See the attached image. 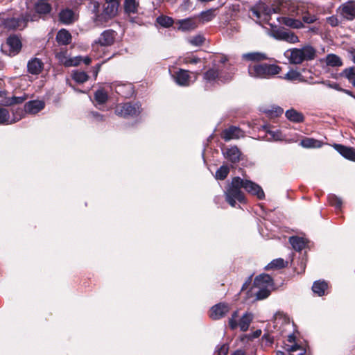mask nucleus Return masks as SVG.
<instances>
[{"label": "nucleus", "instance_id": "obj_1", "mask_svg": "<svg viewBox=\"0 0 355 355\" xmlns=\"http://www.w3.org/2000/svg\"><path fill=\"white\" fill-rule=\"evenodd\" d=\"M273 282L271 277L267 274H261L256 277L253 286L248 293V297H254L253 300H262L270 294V288Z\"/></svg>", "mask_w": 355, "mask_h": 355}, {"label": "nucleus", "instance_id": "obj_2", "mask_svg": "<svg viewBox=\"0 0 355 355\" xmlns=\"http://www.w3.org/2000/svg\"><path fill=\"white\" fill-rule=\"evenodd\" d=\"M285 57L292 64H301L305 60H313L315 56V50L310 45H306L302 48H293L288 49L284 53Z\"/></svg>", "mask_w": 355, "mask_h": 355}, {"label": "nucleus", "instance_id": "obj_3", "mask_svg": "<svg viewBox=\"0 0 355 355\" xmlns=\"http://www.w3.org/2000/svg\"><path fill=\"white\" fill-rule=\"evenodd\" d=\"M248 75L254 78H270L279 73L281 67L275 64H254L248 67Z\"/></svg>", "mask_w": 355, "mask_h": 355}, {"label": "nucleus", "instance_id": "obj_4", "mask_svg": "<svg viewBox=\"0 0 355 355\" xmlns=\"http://www.w3.org/2000/svg\"><path fill=\"white\" fill-rule=\"evenodd\" d=\"M243 179L239 177H235L232 180L225 191V200L232 207H235L236 201L243 202L244 201V194L241 190L243 188Z\"/></svg>", "mask_w": 355, "mask_h": 355}, {"label": "nucleus", "instance_id": "obj_5", "mask_svg": "<svg viewBox=\"0 0 355 355\" xmlns=\"http://www.w3.org/2000/svg\"><path fill=\"white\" fill-rule=\"evenodd\" d=\"M35 15L31 13H26L20 17H11L3 19L0 22V26L9 31L23 30L28 21H34Z\"/></svg>", "mask_w": 355, "mask_h": 355}, {"label": "nucleus", "instance_id": "obj_6", "mask_svg": "<svg viewBox=\"0 0 355 355\" xmlns=\"http://www.w3.org/2000/svg\"><path fill=\"white\" fill-rule=\"evenodd\" d=\"M141 105L139 103H125L116 105L115 113L116 115L124 117H135L141 112Z\"/></svg>", "mask_w": 355, "mask_h": 355}, {"label": "nucleus", "instance_id": "obj_7", "mask_svg": "<svg viewBox=\"0 0 355 355\" xmlns=\"http://www.w3.org/2000/svg\"><path fill=\"white\" fill-rule=\"evenodd\" d=\"M119 6L118 0H105L103 11L101 15L98 16V18L99 19L103 18L106 21L114 17L117 14Z\"/></svg>", "mask_w": 355, "mask_h": 355}, {"label": "nucleus", "instance_id": "obj_8", "mask_svg": "<svg viewBox=\"0 0 355 355\" xmlns=\"http://www.w3.org/2000/svg\"><path fill=\"white\" fill-rule=\"evenodd\" d=\"M55 57L58 60L59 62L65 67L77 66L80 63L81 60L80 56L70 58L68 55L67 51L64 49H61L58 52Z\"/></svg>", "mask_w": 355, "mask_h": 355}, {"label": "nucleus", "instance_id": "obj_9", "mask_svg": "<svg viewBox=\"0 0 355 355\" xmlns=\"http://www.w3.org/2000/svg\"><path fill=\"white\" fill-rule=\"evenodd\" d=\"M111 89L124 98H129L134 93L132 85L130 83L115 82L112 83Z\"/></svg>", "mask_w": 355, "mask_h": 355}, {"label": "nucleus", "instance_id": "obj_10", "mask_svg": "<svg viewBox=\"0 0 355 355\" xmlns=\"http://www.w3.org/2000/svg\"><path fill=\"white\" fill-rule=\"evenodd\" d=\"M8 47L10 56L17 54L21 49V42L19 38L16 35H10L8 37L6 44L2 46L1 49L4 51V49Z\"/></svg>", "mask_w": 355, "mask_h": 355}, {"label": "nucleus", "instance_id": "obj_11", "mask_svg": "<svg viewBox=\"0 0 355 355\" xmlns=\"http://www.w3.org/2000/svg\"><path fill=\"white\" fill-rule=\"evenodd\" d=\"M272 11L273 10L263 3L256 5L250 10L252 16L263 20H268Z\"/></svg>", "mask_w": 355, "mask_h": 355}, {"label": "nucleus", "instance_id": "obj_12", "mask_svg": "<svg viewBox=\"0 0 355 355\" xmlns=\"http://www.w3.org/2000/svg\"><path fill=\"white\" fill-rule=\"evenodd\" d=\"M243 188L250 194L256 196L259 199H263L265 197V193L262 188L250 180L243 179Z\"/></svg>", "mask_w": 355, "mask_h": 355}, {"label": "nucleus", "instance_id": "obj_13", "mask_svg": "<svg viewBox=\"0 0 355 355\" xmlns=\"http://www.w3.org/2000/svg\"><path fill=\"white\" fill-rule=\"evenodd\" d=\"M272 36L278 40H282L291 44L299 42V38L293 32L288 30H277L273 32Z\"/></svg>", "mask_w": 355, "mask_h": 355}, {"label": "nucleus", "instance_id": "obj_14", "mask_svg": "<svg viewBox=\"0 0 355 355\" xmlns=\"http://www.w3.org/2000/svg\"><path fill=\"white\" fill-rule=\"evenodd\" d=\"M230 307L226 303H218L210 309L209 316L213 320H219L223 318L230 311Z\"/></svg>", "mask_w": 355, "mask_h": 355}, {"label": "nucleus", "instance_id": "obj_15", "mask_svg": "<svg viewBox=\"0 0 355 355\" xmlns=\"http://www.w3.org/2000/svg\"><path fill=\"white\" fill-rule=\"evenodd\" d=\"M343 18L347 20H352L355 18V1H350L343 3L338 9Z\"/></svg>", "mask_w": 355, "mask_h": 355}, {"label": "nucleus", "instance_id": "obj_16", "mask_svg": "<svg viewBox=\"0 0 355 355\" xmlns=\"http://www.w3.org/2000/svg\"><path fill=\"white\" fill-rule=\"evenodd\" d=\"M45 107V102L42 100H32L26 102L24 105L26 114L35 115L42 110Z\"/></svg>", "mask_w": 355, "mask_h": 355}, {"label": "nucleus", "instance_id": "obj_17", "mask_svg": "<svg viewBox=\"0 0 355 355\" xmlns=\"http://www.w3.org/2000/svg\"><path fill=\"white\" fill-rule=\"evenodd\" d=\"M244 136V132L238 127L231 126L223 130L222 138L228 141L231 139H238Z\"/></svg>", "mask_w": 355, "mask_h": 355}, {"label": "nucleus", "instance_id": "obj_18", "mask_svg": "<svg viewBox=\"0 0 355 355\" xmlns=\"http://www.w3.org/2000/svg\"><path fill=\"white\" fill-rule=\"evenodd\" d=\"M279 21L286 26L295 29L304 28V25L300 19L292 17L289 15L287 17H282L279 19Z\"/></svg>", "mask_w": 355, "mask_h": 355}, {"label": "nucleus", "instance_id": "obj_19", "mask_svg": "<svg viewBox=\"0 0 355 355\" xmlns=\"http://www.w3.org/2000/svg\"><path fill=\"white\" fill-rule=\"evenodd\" d=\"M174 77L175 82L178 85L187 87L191 83L189 71L187 70L180 69L177 72H175Z\"/></svg>", "mask_w": 355, "mask_h": 355}, {"label": "nucleus", "instance_id": "obj_20", "mask_svg": "<svg viewBox=\"0 0 355 355\" xmlns=\"http://www.w3.org/2000/svg\"><path fill=\"white\" fill-rule=\"evenodd\" d=\"M306 8V6L303 3L291 2L288 8V15L300 19L301 18L304 12H305Z\"/></svg>", "mask_w": 355, "mask_h": 355}, {"label": "nucleus", "instance_id": "obj_21", "mask_svg": "<svg viewBox=\"0 0 355 355\" xmlns=\"http://www.w3.org/2000/svg\"><path fill=\"white\" fill-rule=\"evenodd\" d=\"M220 69L219 80L220 83H225L231 81L235 73V69L232 66H225Z\"/></svg>", "mask_w": 355, "mask_h": 355}, {"label": "nucleus", "instance_id": "obj_22", "mask_svg": "<svg viewBox=\"0 0 355 355\" xmlns=\"http://www.w3.org/2000/svg\"><path fill=\"white\" fill-rule=\"evenodd\" d=\"M220 69L212 68L204 73L203 78L206 84L214 85L220 83Z\"/></svg>", "mask_w": 355, "mask_h": 355}, {"label": "nucleus", "instance_id": "obj_23", "mask_svg": "<svg viewBox=\"0 0 355 355\" xmlns=\"http://www.w3.org/2000/svg\"><path fill=\"white\" fill-rule=\"evenodd\" d=\"M334 148L345 158L355 161V148L336 144Z\"/></svg>", "mask_w": 355, "mask_h": 355}, {"label": "nucleus", "instance_id": "obj_24", "mask_svg": "<svg viewBox=\"0 0 355 355\" xmlns=\"http://www.w3.org/2000/svg\"><path fill=\"white\" fill-rule=\"evenodd\" d=\"M178 29L182 31H190L198 27L196 21L193 18L178 20Z\"/></svg>", "mask_w": 355, "mask_h": 355}, {"label": "nucleus", "instance_id": "obj_25", "mask_svg": "<svg viewBox=\"0 0 355 355\" xmlns=\"http://www.w3.org/2000/svg\"><path fill=\"white\" fill-rule=\"evenodd\" d=\"M115 32L113 30H106L103 31L98 40V43L101 46H110L114 41Z\"/></svg>", "mask_w": 355, "mask_h": 355}, {"label": "nucleus", "instance_id": "obj_26", "mask_svg": "<svg viewBox=\"0 0 355 355\" xmlns=\"http://www.w3.org/2000/svg\"><path fill=\"white\" fill-rule=\"evenodd\" d=\"M43 67V62L37 58L31 59L27 64L28 71L33 75L39 74L42 71Z\"/></svg>", "mask_w": 355, "mask_h": 355}, {"label": "nucleus", "instance_id": "obj_27", "mask_svg": "<svg viewBox=\"0 0 355 355\" xmlns=\"http://www.w3.org/2000/svg\"><path fill=\"white\" fill-rule=\"evenodd\" d=\"M241 155V153L236 146H232L223 151L224 157L232 163L239 162Z\"/></svg>", "mask_w": 355, "mask_h": 355}, {"label": "nucleus", "instance_id": "obj_28", "mask_svg": "<svg viewBox=\"0 0 355 355\" xmlns=\"http://www.w3.org/2000/svg\"><path fill=\"white\" fill-rule=\"evenodd\" d=\"M21 119V115L17 116L15 115L14 118L10 119V114L7 109L0 107V125L2 124H12L16 123Z\"/></svg>", "mask_w": 355, "mask_h": 355}, {"label": "nucleus", "instance_id": "obj_29", "mask_svg": "<svg viewBox=\"0 0 355 355\" xmlns=\"http://www.w3.org/2000/svg\"><path fill=\"white\" fill-rule=\"evenodd\" d=\"M59 19L62 24H71L75 21L76 15L72 10L66 8L60 11Z\"/></svg>", "mask_w": 355, "mask_h": 355}, {"label": "nucleus", "instance_id": "obj_30", "mask_svg": "<svg viewBox=\"0 0 355 355\" xmlns=\"http://www.w3.org/2000/svg\"><path fill=\"white\" fill-rule=\"evenodd\" d=\"M242 59L245 61L260 62L268 59L266 53L261 52H250L243 53Z\"/></svg>", "mask_w": 355, "mask_h": 355}, {"label": "nucleus", "instance_id": "obj_31", "mask_svg": "<svg viewBox=\"0 0 355 355\" xmlns=\"http://www.w3.org/2000/svg\"><path fill=\"white\" fill-rule=\"evenodd\" d=\"M56 41L59 44L67 45L71 41V35L66 29H60L56 35Z\"/></svg>", "mask_w": 355, "mask_h": 355}, {"label": "nucleus", "instance_id": "obj_32", "mask_svg": "<svg viewBox=\"0 0 355 355\" xmlns=\"http://www.w3.org/2000/svg\"><path fill=\"white\" fill-rule=\"evenodd\" d=\"M285 116L288 120L294 123H301L304 119L303 114L294 109L288 110L285 113Z\"/></svg>", "mask_w": 355, "mask_h": 355}, {"label": "nucleus", "instance_id": "obj_33", "mask_svg": "<svg viewBox=\"0 0 355 355\" xmlns=\"http://www.w3.org/2000/svg\"><path fill=\"white\" fill-rule=\"evenodd\" d=\"M253 315L252 313H245L243 315L241 318L239 320V322H238V327H239L240 329L242 331H246L252 321Z\"/></svg>", "mask_w": 355, "mask_h": 355}, {"label": "nucleus", "instance_id": "obj_34", "mask_svg": "<svg viewBox=\"0 0 355 355\" xmlns=\"http://www.w3.org/2000/svg\"><path fill=\"white\" fill-rule=\"evenodd\" d=\"M289 242L293 249L297 251H301L306 245L304 239L298 236L290 237Z\"/></svg>", "mask_w": 355, "mask_h": 355}, {"label": "nucleus", "instance_id": "obj_35", "mask_svg": "<svg viewBox=\"0 0 355 355\" xmlns=\"http://www.w3.org/2000/svg\"><path fill=\"white\" fill-rule=\"evenodd\" d=\"M327 288V284L324 281H316L312 286L313 293H316L318 296L324 295Z\"/></svg>", "mask_w": 355, "mask_h": 355}, {"label": "nucleus", "instance_id": "obj_36", "mask_svg": "<svg viewBox=\"0 0 355 355\" xmlns=\"http://www.w3.org/2000/svg\"><path fill=\"white\" fill-rule=\"evenodd\" d=\"M51 10V6L46 0H41L35 4V11L39 14H47Z\"/></svg>", "mask_w": 355, "mask_h": 355}, {"label": "nucleus", "instance_id": "obj_37", "mask_svg": "<svg viewBox=\"0 0 355 355\" xmlns=\"http://www.w3.org/2000/svg\"><path fill=\"white\" fill-rule=\"evenodd\" d=\"M284 79L290 80V81H304L303 76L296 70H290L288 71L283 77Z\"/></svg>", "mask_w": 355, "mask_h": 355}, {"label": "nucleus", "instance_id": "obj_38", "mask_svg": "<svg viewBox=\"0 0 355 355\" xmlns=\"http://www.w3.org/2000/svg\"><path fill=\"white\" fill-rule=\"evenodd\" d=\"M216 15V9H209L202 12L199 17L202 23H207L211 21Z\"/></svg>", "mask_w": 355, "mask_h": 355}, {"label": "nucleus", "instance_id": "obj_39", "mask_svg": "<svg viewBox=\"0 0 355 355\" xmlns=\"http://www.w3.org/2000/svg\"><path fill=\"white\" fill-rule=\"evenodd\" d=\"M341 76L346 78L355 87V67H352L345 69L341 73Z\"/></svg>", "mask_w": 355, "mask_h": 355}, {"label": "nucleus", "instance_id": "obj_40", "mask_svg": "<svg viewBox=\"0 0 355 355\" xmlns=\"http://www.w3.org/2000/svg\"><path fill=\"white\" fill-rule=\"evenodd\" d=\"M72 78L78 83H84L88 80V75L82 71H74L72 73Z\"/></svg>", "mask_w": 355, "mask_h": 355}, {"label": "nucleus", "instance_id": "obj_41", "mask_svg": "<svg viewBox=\"0 0 355 355\" xmlns=\"http://www.w3.org/2000/svg\"><path fill=\"white\" fill-rule=\"evenodd\" d=\"M139 3L136 0H125L124 8L126 12L135 13L137 12Z\"/></svg>", "mask_w": 355, "mask_h": 355}, {"label": "nucleus", "instance_id": "obj_42", "mask_svg": "<svg viewBox=\"0 0 355 355\" xmlns=\"http://www.w3.org/2000/svg\"><path fill=\"white\" fill-rule=\"evenodd\" d=\"M301 18V21L303 22V24H313L318 19V17L315 15L310 14L307 8L305 9V12H304Z\"/></svg>", "mask_w": 355, "mask_h": 355}, {"label": "nucleus", "instance_id": "obj_43", "mask_svg": "<svg viewBox=\"0 0 355 355\" xmlns=\"http://www.w3.org/2000/svg\"><path fill=\"white\" fill-rule=\"evenodd\" d=\"M94 98L98 104L103 105L107 101L108 96L103 89H98L94 94Z\"/></svg>", "mask_w": 355, "mask_h": 355}, {"label": "nucleus", "instance_id": "obj_44", "mask_svg": "<svg viewBox=\"0 0 355 355\" xmlns=\"http://www.w3.org/2000/svg\"><path fill=\"white\" fill-rule=\"evenodd\" d=\"M286 263L283 259L279 258L272 260L270 263H269L266 266V270L270 269H277V268H282L285 267Z\"/></svg>", "mask_w": 355, "mask_h": 355}, {"label": "nucleus", "instance_id": "obj_45", "mask_svg": "<svg viewBox=\"0 0 355 355\" xmlns=\"http://www.w3.org/2000/svg\"><path fill=\"white\" fill-rule=\"evenodd\" d=\"M326 62L327 65L331 67H338L342 65V61L340 58L334 54H330L327 55Z\"/></svg>", "mask_w": 355, "mask_h": 355}, {"label": "nucleus", "instance_id": "obj_46", "mask_svg": "<svg viewBox=\"0 0 355 355\" xmlns=\"http://www.w3.org/2000/svg\"><path fill=\"white\" fill-rule=\"evenodd\" d=\"M230 172V168L227 165L221 166L216 172L215 177L217 180H224Z\"/></svg>", "mask_w": 355, "mask_h": 355}, {"label": "nucleus", "instance_id": "obj_47", "mask_svg": "<svg viewBox=\"0 0 355 355\" xmlns=\"http://www.w3.org/2000/svg\"><path fill=\"white\" fill-rule=\"evenodd\" d=\"M157 23L163 27H169L172 26L173 20L171 17L166 16H160L157 17Z\"/></svg>", "mask_w": 355, "mask_h": 355}, {"label": "nucleus", "instance_id": "obj_48", "mask_svg": "<svg viewBox=\"0 0 355 355\" xmlns=\"http://www.w3.org/2000/svg\"><path fill=\"white\" fill-rule=\"evenodd\" d=\"M266 131L271 136V139L275 141H279L283 139V136L279 130H269L266 128Z\"/></svg>", "mask_w": 355, "mask_h": 355}, {"label": "nucleus", "instance_id": "obj_49", "mask_svg": "<svg viewBox=\"0 0 355 355\" xmlns=\"http://www.w3.org/2000/svg\"><path fill=\"white\" fill-rule=\"evenodd\" d=\"M329 203L335 207L336 209H340L341 208V206H342V204H343V202H342V200L337 197L335 195H331L329 196Z\"/></svg>", "mask_w": 355, "mask_h": 355}, {"label": "nucleus", "instance_id": "obj_50", "mask_svg": "<svg viewBox=\"0 0 355 355\" xmlns=\"http://www.w3.org/2000/svg\"><path fill=\"white\" fill-rule=\"evenodd\" d=\"M317 140L311 138H306L300 142V145L304 148H314L316 146Z\"/></svg>", "mask_w": 355, "mask_h": 355}, {"label": "nucleus", "instance_id": "obj_51", "mask_svg": "<svg viewBox=\"0 0 355 355\" xmlns=\"http://www.w3.org/2000/svg\"><path fill=\"white\" fill-rule=\"evenodd\" d=\"M205 41L203 36L200 35H196L189 40V42L191 45L195 46H199L202 44Z\"/></svg>", "mask_w": 355, "mask_h": 355}, {"label": "nucleus", "instance_id": "obj_52", "mask_svg": "<svg viewBox=\"0 0 355 355\" xmlns=\"http://www.w3.org/2000/svg\"><path fill=\"white\" fill-rule=\"evenodd\" d=\"M239 313L237 311H234L232 317L229 320V325L232 329H235L238 327L236 318H238Z\"/></svg>", "mask_w": 355, "mask_h": 355}, {"label": "nucleus", "instance_id": "obj_53", "mask_svg": "<svg viewBox=\"0 0 355 355\" xmlns=\"http://www.w3.org/2000/svg\"><path fill=\"white\" fill-rule=\"evenodd\" d=\"M229 351V345L223 344L216 347V352L218 355H227Z\"/></svg>", "mask_w": 355, "mask_h": 355}, {"label": "nucleus", "instance_id": "obj_54", "mask_svg": "<svg viewBox=\"0 0 355 355\" xmlns=\"http://www.w3.org/2000/svg\"><path fill=\"white\" fill-rule=\"evenodd\" d=\"M200 59L196 56L188 55L183 59L184 64H196L199 62Z\"/></svg>", "mask_w": 355, "mask_h": 355}, {"label": "nucleus", "instance_id": "obj_55", "mask_svg": "<svg viewBox=\"0 0 355 355\" xmlns=\"http://www.w3.org/2000/svg\"><path fill=\"white\" fill-rule=\"evenodd\" d=\"M24 98L22 97L12 96L11 98L8 99L4 104L6 105H10L16 103H21L24 101Z\"/></svg>", "mask_w": 355, "mask_h": 355}, {"label": "nucleus", "instance_id": "obj_56", "mask_svg": "<svg viewBox=\"0 0 355 355\" xmlns=\"http://www.w3.org/2000/svg\"><path fill=\"white\" fill-rule=\"evenodd\" d=\"M327 21L331 26H336L340 23L338 19L336 16L327 17Z\"/></svg>", "mask_w": 355, "mask_h": 355}, {"label": "nucleus", "instance_id": "obj_57", "mask_svg": "<svg viewBox=\"0 0 355 355\" xmlns=\"http://www.w3.org/2000/svg\"><path fill=\"white\" fill-rule=\"evenodd\" d=\"M90 115L94 120L97 121H102L105 119V116L97 112H91Z\"/></svg>", "mask_w": 355, "mask_h": 355}, {"label": "nucleus", "instance_id": "obj_58", "mask_svg": "<svg viewBox=\"0 0 355 355\" xmlns=\"http://www.w3.org/2000/svg\"><path fill=\"white\" fill-rule=\"evenodd\" d=\"M270 112L274 113V116H278L283 114L284 110L282 107L277 106L272 107V109Z\"/></svg>", "mask_w": 355, "mask_h": 355}, {"label": "nucleus", "instance_id": "obj_59", "mask_svg": "<svg viewBox=\"0 0 355 355\" xmlns=\"http://www.w3.org/2000/svg\"><path fill=\"white\" fill-rule=\"evenodd\" d=\"M24 114H25L24 110H23L19 108L13 112V117L15 116V115L17 116L21 115V119H22L24 116Z\"/></svg>", "mask_w": 355, "mask_h": 355}, {"label": "nucleus", "instance_id": "obj_60", "mask_svg": "<svg viewBox=\"0 0 355 355\" xmlns=\"http://www.w3.org/2000/svg\"><path fill=\"white\" fill-rule=\"evenodd\" d=\"M261 330L257 329L252 334L251 338H258L261 336Z\"/></svg>", "mask_w": 355, "mask_h": 355}, {"label": "nucleus", "instance_id": "obj_61", "mask_svg": "<svg viewBox=\"0 0 355 355\" xmlns=\"http://www.w3.org/2000/svg\"><path fill=\"white\" fill-rule=\"evenodd\" d=\"M81 61H83V62H84L85 64H87H87H89L91 63L92 60H91V58H90L89 57H87H87H85V58H83L81 57V60H80V62H81Z\"/></svg>", "mask_w": 355, "mask_h": 355}, {"label": "nucleus", "instance_id": "obj_62", "mask_svg": "<svg viewBox=\"0 0 355 355\" xmlns=\"http://www.w3.org/2000/svg\"><path fill=\"white\" fill-rule=\"evenodd\" d=\"M231 355H246V354L243 351H242L241 349H237L235 352H234Z\"/></svg>", "mask_w": 355, "mask_h": 355}, {"label": "nucleus", "instance_id": "obj_63", "mask_svg": "<svg viewBox=\"0 0 355 355\" xmlns=\"http://www.w3.org/2000/svg\"><path fill=\"white\" fill-rule=\"evenodd\" d=\"M250 278L249 279V280L246 281L243 284V286H242V288H241V291H243L244 289H245L250 285Z\"/></svg>", "mask_w": 355, "mask_h": 355}, {"label": "nucleus", "instance_id": "obj_64", "mask_svg": "<svg viewBox=\"0 0 355 355\" xmlns=\"http://www.w3.org/2000/svg\"><path fill=\"white\" fill-rule=\"evenodd\" d=\"M352 60L355 63V50L351 52Z\"/></svg>", "mask_w": 355, "mask_h": 355}]
</instances>
